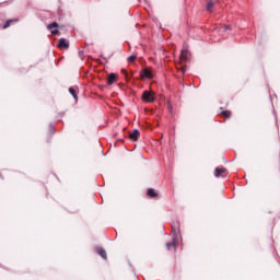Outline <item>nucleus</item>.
Masks as SVG:
<instances>
[{
	"instance_id": "nucleus-1",
	"label": "nucleus",
	"mask_w": 280,
	"mask_h": 280,
	"mask_svg": "<svg viewBox=\"0 0 280 280\" xmlns=\"http://www.w3.org/2000/svg\"><path fill=\"white\" fill-rule=\"evenodd\" d=\"M172 233L174 235L173 241L166 243L167 250H174L176 253V240L180 237V221L175 220L172 222Z\"/></svg>"
},
{
	"instance_id": "nucleus-2",
	"label": "nucleus",
	"mask_w": 280,
	"mask_h": 280,
	"mask_svg": "<svg viewBox=\"0 0 280 280\" xmlns=\"http://www.w3.org/2000/svg\"><path fill=\"white\" fill-rule=\"evenodd\" d=\"M142 101H144L145 103H152L154 102L155 97H154V92H150V91H144L142 93Z\"/></svg>"
},
{
	"instance_id": "nucleus-3",
	"label": "nucleus",
	"mask_w": 280,
	"mask_h": 280,
	"mask_svg": "<svg viewBox=\"0 0 280 280\" xmlns=\"http://www.w3.org/2000/svg\"><path fill=\"white\" fill-rule=\"evenodd\" d=\"M214 176H215L217 178H220V176H221L222 178H226V177L229 176V172H228L226 168H224V167H217V168L214 170Z\"/></svg>"
},
{
	"instance_id": "nucleus-4",
	"label": "nucleus",
	"mask_w": 280,
	"mask_h": 280,
	"mask_svg": "<svg viewBox=\"0 0 280 280\" xmlns=\"http://www.w3.org/2000/svg\"><path fill=\"white\" fill-rule=\"evenodd\" d=\"M54 27H58V22H52L48 24L47 30H49L54 36H56L57 34H60V31H58L57 28L54 30Z\"/></svg>"
},
{
	"instance_id": "nucleus-5",
	"label": "nucleus",
	"mask_w": 280,
	"mask_h": 280,
	"mask_svg": "<svg viewBox=\"0 0 280 280\" xmlns=\"http://www.w3.org/2000/svg\"><path fill=\"white\" fill-rule=\"evenodd\" d=\"M140 135L141 132H139V129H135L132 132L129 133V139H131V141H139Z\"/></svg>"
},
{
	"instance_id": "nucleus-6",
	"label": "nucleus",
	"mask_w": 280,
	"mask_h": 280,
	"mask_svg": "<svg viewBox=\"0 0 280 280\" xmlns=\"http://www.w3.org/2000/svg\"><path fill=\"white\" fill-rule=\"evenodd\" d=\"M14 23H19V18L8 20L4 25L2 26L3 30H8L11 25H14Z\"/></svg>"
},
{
	"instance_id": "nucleus-7",
	"label": "nucleus",
	"mask_w": 280,
	"mask_h": 280,
	"mask_svg": "<svg viewBox=\"0 0 280 280\" xmlns=\"http://www.w3.org/2000/svg\"><path fill=\"white\" fill-rule=\"evenodd\" d=\"M58 47L59 49H69V42H67L65 38H60Z\"/></svg>"
},
{
	"instance_id": "nucleus-8",
	"label": "nucleus",
	"mask_w": 280,
	"mask_h": 280,
	"mask_svg": "<svg viewBox=\"0 0 280 280\" xmlns=\"http://www.w3.org/2000/svg\"><path fill=\"white\" fill-rule=\"evenodd\" d=\"M147 196L149 198L156 199V198H159V192H156V190H154V188H149L147 191Z\"/></svg>"
},
{
	"instance_id": "nucleus-9",
	"label": "nucleus",
	"mask_w": 280,
	"mask_h": 280,
	"mask_svg": "<svg viewBox=\"0 0 280 280\" xmlns=\"http://www.w3.org/2000/svg\"><path fill=\"white\" fill-rule=\"evenodd\" d=\"M218 3V0H208L207 2V11L213 12V7Z\"/></svg>"
},
{
	"instance_id": "nucleus-10",
	"label": "nucleus",
	"mask_w": 280,
	"mask_h": 280,
	"mask_svg": "<svg viewBox=\"0 0 280 280\" xmlns=\"http://www.w3.org/2000/svg\"><path fill=\"white\" fill-rule=\"evenodd\" d=\"M117 81V74L110 73L107 78V84L110 86L112 84H115Z\"/></svg>"
},
{
	"instance_id": "nucleus-11",
	"label": "nucleus",
	"mask_w": 280,
	"mask_h": 280,
	"mask_svg": "<svg viewBox=\"0 0 280 280\" xmlns=\"http://www.w3.org/2000/svg\"><path fill=\"white\" fill-rule=\"evenodd\" d=\"M141 78H148L149 80H151L152 78V72L148 69H143L140 73Z\"/></svg>"
},
{
	"instance_id": "nucleus-12",
	"label": "nucleus",
	"mask_w": 280,
	"mask_h": 280,
	"mask_svg": "<svg viewBox=\"0 0 280 280\" xmlns=\"http://www.w3.org/2000/svg\"><path fill=\"white\" fill-rule=\"evenodd\" d=\"M96 253H97V255H100V257H102V259H106V257H107L106 249H104L102 247H97Z\"/></svg>"
},
{
	"instance_id": "nucleus-13",
	"label": "nucleus",
	"mask_w": 280,
	"mask_h": 280,
	"mask_svg": "<svg viewBox=\"0 0 280 280\" xmlns=\"http://www.w3.org/2000/svg\"><path fill=\"white\" fill-rule=\"evenodd\" d=\"M221 116L224 117V119H231V110H222Z\"/></svg>"
},
{
	"instance_id": "nucleus-14",
	"label": "nucleus",
	"mask_w": 280,
	"mask_h": 280,
	"mask_svg": "<svg viewBox=\"0 0 280 280\" xmlns=\"http://www.w3.org/2000/svg\"><path fill=\"white\" fill-rule=\"evenodd\" d=\"M187 55H188L187 50L183 49L180 54V60L183 61L187 60Z\"/></svg>"
},
{
	"instance_id": "nucleus-15",
	"label": "nucleus",
	"mask_w": 280,
	"mask_h": 280,
	"mask_svg": "<svg viewBox=\"0 0 280 280\" xmlns=\"http://www.w3.org/2000/svg\"><path fill=\"white\" fill-rule=\"evenodd\" d=\"M69 93L70 95H72V97H74V100H78V94L75 93V89L69 88Z\"/></svg>"
},
{
	"instance_id": "nucleus-16",
	"label": "nucleus",
	"mask_w": 280,
	"mask_h": 280,
	"mask_svg": "<svg viewBox=\"0 0 280 280\" xmlns=\"http://www.w3.org/2000/svg\"><path fill=\"white\" fill-rule=\"evenodd\" d=\"M121 73H124L126 80H130V74H128V70L122 69V70H121Z\"/></svg>"
},
{
	"instance_id": "nucleus-17",
	"label": "nucleus",
	"mask_w": 280,
	"mask_h": 280,
	"mask_svg": "<svg viewBox=\"0 0 280 280\" xmlns=\"http://www.w3.org/2000/svg\"><path fill=\"white\" fill-rule=\"evenodd\" d=\"M135 60H137V56L132 55L128 58V62H135Z\"/></svg>"
},
{
	"instance_id": "nucleus-18",
	"label": "nucleus",
	"mask_w": 280,
	"mask_h": 280,
	"mask_svg": "<svg viewBox=\"0 0 280 280\" xmlns=\"http://www.w3.org/2000/svg\"><path fill=\"white\" fill-rule=\"evenodd\" d=\"M226 30H231V26H229V25L223 26V32H226Z\"/></svg>"
},
{
	"instance_id": "nucleus-19",
	"label": "nucleus",
	"mask_w": 280,
	"mask_h": 280,
	"mask_svg": "<svg viewBox=\"0 0 280 280\" xmlns=\"http://www.w3.org/2000/svg\"><path fill=\"white\" fill-rule=\"evenodd\" d=\"M179 71H182V73H185V68H184V67H180V68H179Z\"/></svg>"
}]
</instances>
